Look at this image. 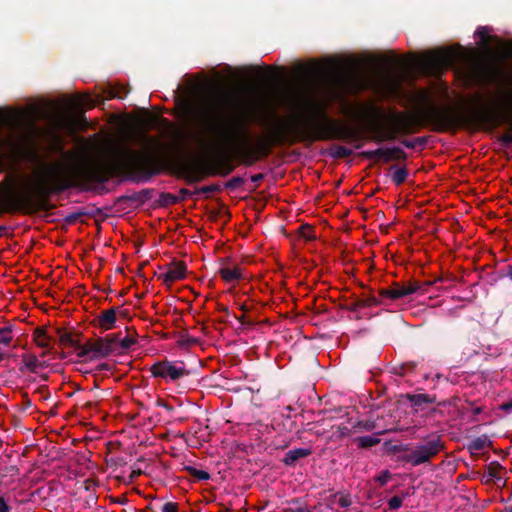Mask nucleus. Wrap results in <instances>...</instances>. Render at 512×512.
<instances>
[{"label": "nucleus", "instance_id": "obj_1", "mask_svg": "<svg viewBox=\"0 0 512 512\" xmlns=\"http://www.w3.org/2000/svg\"><path fill=\"white\" fill-rule=\"evenodd\" d=\"M230 103L231 97L228 94L217 92L207 99L205 106L187 104L184 113L192 123L200 127L193 134V140L200 148L215 149L226 145H239L242 149V162L248 166L268 156L272 147L286 143L361 139L357 129L329 117L323 102L309 99L306 101L309 111L307 117L297 124H288L272 113L270 118L275 125L255 145H251L246 118L241 116L227 121L223 117V111Z\"/></svg>", "mask_w": 512, "mask_h": 512}, {"label": "nucleus", "instance_id": "obj_2", "mask_svg": "<svg viewBox=\"0 0 512 512\" xmlns=\"http://www.w3.org/2000/svg\"><path fill=\"white\" fill-rule=\"evenodd\" d=\"M163 170V163L155 150H137L121 144L112 151L111 158L103 165H89L78 173L60 162L43 163L41 170L27 189L6 196V211H21L26 214L48 211L52 195L77 185V178L103 184L113 177L134 183H147Z\"/></svg>", "mask_w": 512, "mask_h": 512}, {"label": "nucleus", "instance_id": "obj_3", "mask_svg": "<svg viewBox=\"0 0 512 512\" xmlns=\"http://www.w3.org/2000/svg\"><path fill=\"white\" fill-rule=\"evenodd\" d=\"M503 96L499 108L483 104L482 99L478 97V106L465 113L454 107L434 106L423 110L420 115L397 112L392 114V127L388 130L375 127L371 140L377 143L393 141L398 135L417 132L427 125L435 132L452 131L467 124L489 129L506 125L509 131H512V94L505 92Z\"/></svg>", "mask_w": 512, "mask_h": 512}, {"label": "nucleus", "instance_id": "obj_4", "mask_svg": "<svg viewBox=\"0 0 512 512\" xmlns=\"http://www.w3.org/2000/svg\"><path fill=\"white\" fill-rule=\"evenodd\" d=\"M443 449L444 443L441 441L440 436L429 435L426 442L417 445L410 453L405 455L403 459L416 467L430 462V460L436 457Z\"/></svg>", "mask_w": 512, "mask_h": 512}, {"label": "nucleus", "instance_id": "obj_5", "mask_svg": "<svg viewBox=\"0 0 512 512\" xmlns=\"http://www.w3.org/2000/svg\"><path fill=\"white\" fill-rule=\"evenodd\" d=\"M149 370L154 378H161L166 382H176L179 379L190 375V371L186 368L183 362L169 360L157 361Z\"/></svg>", "mask_w": 512, "mask_h": 512}, {"label": "nucleus", "instance_id": "obj_6", "mask_svg": "<svg viewBox=\"0 0 512 512\" xmlns=\"http://www.w3.org/2000/svg\"><path fill=\"white\" fill-rule=\"evenodd\" d=\"M430 285H432V282L430 281H426L422 284L417 281H409L407 283L395 282L390 288L380 289L379 295L382 299L388 298L391 300H397L417 292L424 294L427 291L426 288Z\"/></svg>", "mask_w": 512, "mask_h": 512}, {"label": "nucleus", "instance_id": "obj_7", "mask_svg": "<svg viewBox=\"0 0 512 512\" xmlns=\"http://www.w3.org/2000/svg\"><path fill=\"white\" fill-rule=\"evenodd\" d=\"M455 54L450 49L433 51L425 59V64L434 69H442L452 66L455 62Z\"/></svg>", "mask_w": 512, "mask_h": 512}, {"label": "nucleus", "instance_id": "obj_8", "mask_svg": "<svg viewBox=\"0 0 512 512\" xmlns=\"http://www.w3.org/2000/svg\"><path fill=\"white\" fill-rule=\"evenodd\" d=\"M187 266L183 261H173L166 273L159 275V279L167 286L186 277Z\"/></svg>", "mask_w": 512, "mask_h": 512}, {"label": "nucleus", "instance_id": "obj_9", "mask_svg": "<svg viewBox=\"0 0 512 512\" xmlns=\"http://www.w3.org/2000/svg\"><path fill=\"white\" fill-rule=\"evenodd\" d=\"M119 307H112L103 310L93 321L95 326L100 327L103 331L111 330L116 327L117 314Z\"/></svg>", "mask_w": 512, "mask_h": 512}, {"label": "nucleus", "instance_id": "obj_10", "mask_svg": "<svg viewBox=\"0 0 512 512\" xmlns=\"http://www.w3.org/2000/svg\"><path fill=\"white\" fill-rule=\"evenodd\" d=\"M220 262L222 267L218 272L225 282L230 283L243 279V270L238 265H234L232 267L227 266V263L229 262L228 258H222Z\"/></svg>", "mask_w": 512, "mask_h": 512}, {"label": "nucleus", "instance_id": "obj_11", "mask_svg": "<svg viewBox=\"0 0 512 512\" xmlns=\"http://www.w3.org/2000/svg\"><path fill=\"white\" fill-rule=\"evenodd\" d=\"M177 174L184 178L188 183L198 182L203 178L197 167L191 163H180L177 166Z\"/></svg>", "mask_w": 512, "mask_h": 512}, {"label": "nucleus", "instance_id": "obj_12", "mask_svg": "<svg viewBox=\"0 0 512 512\" xmlns=\"http://www.w3.org/2000/svg\"><path fill=\"white\" fill-rule=\"evenodd\" d=\"M382 303L383 301L381 299L370 295L366 298L358 299L354 302L344 304L341 306V308L350 312H357L360 308L379 306Z\"/></svg>", "mask_w": 512, "mask_h": 512}, {"label": "nucleus", "instance_id": "obj_13", "mask_svg": "<svg viewBox=\"0 0 512 512\" xmlns=\"http://www.w3.org/2000/svg\"><path fill=\"white\" fill-rule=\"evenodd\" d=\"M88 347L91 353V359L105 358L112 354V350L108 349V346L103 343L101 337L93 340H88Z\"/></svg>", "mask_w": 512, "mask_h": 512}, {"label": "nucleus", "instance_id": "obj_14", "mask_svg": "<svg viewBox=\"0 0 512 512\" xmlns=\"http://www.w3.org/2000/svg\"><path fill=\"white\" fill-rule=\"evenodd\" d=\"M311 453V449L308 448H296L289 450L284 455L282 463L286 466L294 467L299 459L308 457L311 455Z\"/></svg>", "mask_w": 512, "mask_h": 512}, {"label": "nucleus", "instance_id": "obj_15", "mask_svg": "<svg viewBox=\"0 0 512 512\" xmlns=\"http://www.w3.org/2000/svg\"><path fill=\"white\" fill-rule=\"evenodd\" d=\"M407 400L412 406L422 408L424 405L434 404L437 401L436 395L420 393V394H407Z\"/></svg>", "mask_w": 512, "mask_h": 512}, {"label": "nucleus", "instance_id": "obj_16", "mask_svg": "<svg viewBox=\"0 0 512 512\" xmlns=\"http://www.w3.org/2000/svg\"><path fill=\"white\" fill-rule=\"evenodd\" d=\"M57 335L59 338V342L62 345L69 346V347H79V340L82 336L81 333H71L69 331H66L64 329H57Z\"/></svg>", "mask_w": 512, "mask_h": 512}, {"label": "nucleus", "instance_id": "obj_17", "mask_svg": "<svg viewBox=\"0 0 512 512\" xmlns=\"http://www.w3.org/2000/svg\"><path fill=\"white\" fill-rule=\"evenodd\" d=\"M22 366L19 368L21 372L25 370L36 373L39 367H44V363L39 362L38 358L33 354H22Z\"/></svg>", "mask_w": 512, "mask_h": 512}, {"label": "nucleus", "instance_id": "obj_18", "mask_svg": "<svg viewBox=\"0 0 512 512\" xmlns=\"http://www.w3.org/2000/svg\"><path fill=\"white\" fill-rule=\"evenodd\" d=\"M388 430H382L377 432L375 435H367V436H361L353 439V442L358 446V448L361 449H367L371 448L373 446H376L380 443V439L378 438V435H382Z\"/></svg>", "mask_w": 512, "mask_h": 512}, {"label": "nucleus", "instance_id": "obj_19", "mask_svg": "<svg viewBox=\"0 0 512 512\" xmlns=\"http://www.w3.org/2000/svg\"><path fill=\"white\" fill-rule=\"evenodd\" d=\"M408 158L407 153L399 147L384 148L383 162L388 163L392 160L406 161Z\"/></svg>", "mask_w": 512, "mask_h": 512}, {"label": "nucleus", "instance_id": "obj_20", "mask_svg": "<svg viewBox=\"0 0 512 512\" xmlns=\"http://www.w3.org/2000/svg\"><path fill=\"white\" fill-rule=\"evenodd\" d=\"M154 190L150 188L143 189L139 192H132L131 194H127L123 196V199L139 202V203H145L146 201L150 200L153 196Z\"/></svg>", "mask_w": 512, "mask_h": 512}, {"label": "nucleus", "instance_id": "obj_21", "mask_svg": "<svg viewBox=\"0 0 512 512\" xmlns=\"http://www.w3.org/2000/svg\"><path fill=\"white\" fill-rule=\"evenodd\" d=\"M503 470V467L496 461L491 462L487 466V479L486 482H494L501 480V471Z\"/></svg>", "mask_w": 512, "mask_h": 512}, {"label": "nucleus", "instance_id": "obj_22", "mask_svg": "<svg viewBox=\"0 0 512 512\" xmlns=\"http://www.w3.org/2000/svg\"><path fill=\"white\" fill-rule=\"evenodd\" d=\"M74 105L79 108H93L96 106L97 101H95L90 95L88 94H77L74 98Z\"/></svg>", "mask_w": 512, "mask_h": 512}, {"label": "nucleus", "instance_id": "obj_23", "mask_svg": "<svg viewBox=\"0 0 512 512\" xmlns=\"http://www.w3.org/2000/svg\"><path fill=\"white\" fill-rule=\"evenodd\" d=\"M489 32H490V28L486 27V26H480L477 28L476 32H475V35L478 36L481 41H482V46L484 48H488V41L489 40H494V41H499L500 42V39L497 37V36H492L490 37L489 36Z\"/></svg>", "mask_w": 512, "mask_h": 512}, {"label": "nucleus", "instance_id": "obj_24", "mask_svg": "<svg viewBox=\"0 0 512 512\" xmlns=\"http://www.w3.org/2000/svg\"><path fill=\"white\" fill-rule=\"evenodd\" d=\"M34 341L36 342L37 346L40 348H49V336L47 335V332L43 328H37L34 333Z\"/></svg>", "mask_w": 512, "mask_h": 512}, {"label": "nucleus", "instance_id": "obj_25", "mask_svg": "<svg viewBox=\"0 0 512 512\" xmlns=\"http://www.w3.org/2000/svg\"><path fill=\"white\" fill-rule=\"evenodd\" d=\"M379 427L378 423L375 420H363L358 421L355 425H353V431L354 432H361V431H373Z\"/></svg>", "mask_w": 512, "mask_h": 512}, {"label": "nucleus", "instance_id": "obj_26", "mask_svg": "<svg viewBox=\"0 0 512 512\" xmlns=\"http://www.w3.org/2000/svg\"><path fill=\"white\" fill-rule=\"evenodd\" d=\"M184 470L192 477L198 479L199 481H208L211 476L207 471L197 469L192 466H185Z\"/></svg>", "mask_w": 512, "mask_h": 512}, {"label": "nucleus", "instance_id": "obj_27", "mask_svg": "<svg viewBox=\"0 0 512 512\" xmlns=\"http://www.w3.org/2000/svg\"><path fill=\"white\" fill-rule=\"evenodd\" d=\"M330 155L336 159H343L350 157L352 155V150L345 146L336 145L331 149Z\"/></svg>", "mask_w": 512, "mask_h": 512}, {"label": "nucleus", "instance_id": "obj_28", "mask_svg": "<svg viewBox=\"0 0 512 512\" xmlns=\"http://www.w3.org/2000/svg\"><path fill=\"white\" fill-rule=\"evenodd\" d=\"M178 203L177 196L171 193L162 192L159 195L158 204L162 207H168Z\"/></svg>", "mask_w": 512, "mask_h": 512}, {"label": "nucleus", "instance_id": "obj_29", "mask_svg": "<svg viewBox=\"0 0 512 512\" xmlns=\"http://www.w3.org/2000/svg\"><path fill=\"white\" fill-rule=\"evenodd\" d=\"M13 331L12 325H7L0 328V344L8 346L12 340L13 337L11 336V333Z\"/></svg>", "mask_w": 512, "mask_h": 512}, {"label": "nucleus", "instance_id": "obj_30", "mask_svg": "<svg viewBox=\"0 0 512 512\" xmlns=\"http://www.w3.org/2000/svg\"><path fill=\"white\" fill-rule=\"evenodd\" d=\"M408 177V170L405 167L398 168L392 174V181L395 185L399 186L403 184Z\"/></svg>", "mask_w": 512, "mask_h": 512}, {"label": "nucleus", "instance_id": "obj_31", "mask_svg": "<svg viewBox=\"0 0 512 512\" xmlns=\"http://www.w3.org/2000/svg\"><path fill=\"white\" fill-rule=\"evenodd\" d=\"M487 442L488 440L486 437H477L470 442L468 449L471 453L481 451L486 447Z\"/></svg>", "mask_w": 512, "mask_h": 512}, {"label": "nucleus", "instance_id": "obj_32", "mask_svg": "<svg viewBox=\"0 0 512 512\" xmlns=\"http://www.w3.org/2000/svg\"><path fill=\"white\" fill-rule=\"evenodd\" d=\"M400 143L408 149H414L417 145L424 147L427 143V137H417L413 140L401 139Z\"/></svg>", "mask_w": 512, "mask_h": 512}, {"label": "nucleus", "instance_id": "obj_33", "mask_svg": "<svg viewBox=\"0 0 512 512\" xmlns=\"http://www.w3.org/2000/svg\"><path fill=\"white\" fill-rule=\"evenodd\" d=\"M51 149L53 153L60 155L65 161H69L74 157V154L71 152H66L59 142L52 144Z\"/></svg>", "mask_w": 512, "mask_h": 512}, {"label": "nucleus", "instance_id": "obj_34", "mask_svg": "<svg viewBox=\"0 0 512 512\" xmlns=\"http://www.w3.org/2000/svg\"><path fill=\"white\" fill-rule=\"evenodd\" d=\"M384 148L369 150L362 152V156L367 160L380 161L383 160Z\"/></svg>", "mask_w": 512, "mask_h": 512}, {"label": "nucleus", "instance_id": "obj_35", "mask_svg": "<svg viewBox=\"0 0 512 512\" xmlns=\"http://www.w3.org/2000/svg\"><path fill=\"white\" fill-rule=\"evenodd\" d=\"M101 339H102L103 343L108 346V349L112 350V354L115 353V351H116L115 345H116V343H118L120 341L119 333L109 334L103 338L101 337Z\"/></svg>", "mask_w": 512, "mask_h": 512}, {"label": "nucleus", "instance_id": "obj_36", "mask_svg": "<svg viewBox=\"0 0 512 512\" xmlns=\"http://www.w3.org/2000/svg\"><path fill=\"white\" fill-rule=\"evenodd\" d=\"M332 429L334 430L333 431V436L337 439H341L345 436H348L352 431L353 429H349L347 426H333Z\"/></svg>", "mask_w": 512, "mask_h": 512}, {"label": "nucleus", "instance_id": "obj_37", "mask_svg": "<svg viewBox=\"0 0 512 512\" xmlns=\"http://www.w3.org/2000/svg\"><path fill=\"white\" fill-rule=\"evenodd\" d=\"M220 191H221L220 185H218V184H211V185H208V186H203V187L197 188L194 191V193L195 194H201V193L209 194V193H217V192H220Z\"/></svg>", "mask_w": 512, "mask_h": 512}, {"label": "nucleus", "instance_id": "obj_38", "mask_svg": "<svg viewBox=\"0 0 512 512\" xmlns=\"http://www.w3.org/2000/svg\"><path fill=\"white\" fill-rule=\"evenodd\" d=\"M244 183V178L240 176L232 177L225 183V188L229 190H235Z\"/></svg>", "mask_w": 512, "mask_h": 512}, {"label": "nucleus", "instance_id": "obj_39", "mask_svg": "<svg viewBox=\"0 0 512 512\" xmlns=\"http://www.w3.org/2000/svg\"><path fill=\"white\" fill-rule=\"evenodd\" d=\"M300 233L306 240H314L316 238L313 228L307 224L300 226Z\"/></svg>", "mask_w": 512, "mask_h": 512}, {"label": "nucleus", "instance_id": "obj_40", "mask_svg": "<svg viewBox=\"0 0 512 512\" xmlns=\"http://www.w3.org/2000/svg\"><path fill=\"white\" fill-rule=\"evenodd\" d=\"M404 497L400 496H393L388 501V506L390 510H397L399 509L403 504Z\"/></svg>", "mask_w": 512, "mask_h": 512}, {"label": "nucleus", "instance_id": "obj_41", "mask_svg": "<svg viewBox=\"0 0 512 512\" xmlns=\"http://www.w3.org/2000/svg\"><path fill=\"white\" fill-rule=\"evenodd\" d=\"M128 92L124 89H118V88H109L106 91L107 98L113 99V98H122L123 94H127Z\"/></svg>", "mask_w": 512, "mask_h": 512}, {"label": "nucleus", "instance_id": "obj_42", "mask_svg": "<svg viewBox=\"0 0 512 512\" xmlns=\"http://www.w3.org/2000/svg\"><path fill=\"white\" fill-rule=\"evenodd\" d=\"M73 348L77 351V356L79 358H83V357H86L89 355L91 356L87 342L85 344H81V342L79 341V347H73Z\"/></svg>", "mask_w": 512, "mask_h": 512}, {"label": "nucleus", "instance_id": "obj_43", "mask_svg": "<svg viewBox=\"0 0 512 512\" xmlns=\"http://www.w3.org/2000/svg\"><path fill=\"white\" fill-rule=\"evenodd\" d=\"M135 343L136 339L133 336H126L119 341L122 350H128Z\"/></svg>", "mask_w": 512, "mask_h": 512}, {"label": "nucleus", "instance_id": "obj_44", "mask_svg": "<svg viewBox=\"0 0 512 512\" xmlns=\"http://www.w3.org/2000/svg\"><path fill=\"white\" fill-rule=\"evenodd\" d=\"M392 478L391 473L388 470H384L378 475L375 480L381 485L384 486L388 483V481Z\"/></svg>", "mask_w": 512, "mask_h": 512}, {"label": "nucleus", "instance_id": "obj_45", "mask_svg": "<svg viewBox=\"0 0 512 512\" xmlns=\"http://www.w3.org/2000/svg\"><path fill=\"white\" fill-rule=\"evenodd\" d=\"M234 170V166L228 162H226L222 169L221 170H215L213 171L211 174L212 175H216V174H219L221 176H227L228 174H230L231 172H233Z\"/></svg>", "mask_w": 512, "mask_h": 512}, {"label": "nucleus", "instance_id": "obj_46", "mask_svg": "<svg viewBox=\"0 0 512 512\" xmlns=\"http://www.w3.org/2000/svg\"><path fill=\"white\" fill-rule=\"evenodd\" d=\"M337 503L341 508H348L352 505V500L349 495L341 494L337 500Z\"/></svg>", "mask_w": 512, "mask_h": 512}, {"label": "nucleus", "instance_id": "obj_47", "mask_svg": "<svg viewBox=\"0 0 512 512\" xmlns=\"http://www.w3.org/2000/svg\"><path fill=\"white\" fill-rule=\"evenodd\" d=\"M499 142L504 146L508 147L512 144V133L507 132L499 136L498 138Z\"/></svg>", "mask_w": 512, "mask_h": 512}, {"label": "nucleus", "instance_id": "obj_48", "mask_svg": "<svg viewBox=\"0 0 512 512\" xmlns=\"http://www.w3.org/2000/svg\"><path fill=\"white\" fill-rule=\"evenodd\" d=\"M84 213L83 212H76V213H71L69 215H67L65 218H64V221L65 223L67 224H74L77 222V220L83 216Z\"/></svg>", "mask_w": 512, "mask_h": 512}, {"label": "nucleus", "instance_id": "obj_49", "mask_svg": "<svg viewBox=\"0 0 512 512\" xmlns=\"http://www.w3.org/2000/svg\"><path fill=\"white\" fill-rule=\"evenodd\" d=\"M414 367L415 364L412 362L403 363L399 368H395V372L404 375L407 370H413Z\"/></svg>", "mask_w": 512, "mask_h": 512}, {"label": "nucleus", "instance_id": "obj_50", "mask_svg": "<svg viewBox=\"0 0 512 512\" xmlns=\"http://www.w3.org/2000/svg\"><path fill=\"white\" fill-rule=\"evenodd\" d=\"M194 192H191L190 190L186 188H181L179 190V195L177 196L178 203L185 201L188 197H190Z\"/></svg>", "mask_w": 512, "mask_h": 512}, {"label": "nucleus", "instance_id": "obj_51", "mask_svg": "<svg viewBox=\"0 0 512 512\" xmlns=\"http://www.w3.org/2000/svg\"><path fill=\"white\" fill-rule=\"evenodd\" d=\"M162 512H178V504L175 502H167L162 506Z\"/></svg>", "mask_w": 512, "mask_h": 512}, {"label": "nucleus", "instance_id": "obj_52", "mask_svg": "<svg viewBox=\"0 0 512 512\" xmlns=\"http://www.w3.org/2000/svg\"><path fill=\"white\" fill-rule=\"evenodd\" d=\"M156 405L158 407L165 408L168 412H173L174 411V407L172 405H170L168 402H166L165 400L161 399V398L157 399Z\"/></svg>", "mask_w": 512, "mask_h": 512}, {"label": "nucleus", "instance_id": "obj_53", "mask_svg": "<svg viewBox=\"0 0 512 512\" xmlns=\"http://www.w3.org/2000/svg\"><path fill=\"white\" fill-rule=\"evenodd\" d=\"M0 512H10V507L3 496H0Z\"/></svg>", "mask_w": 512, "mask_h": 512}, {"label": "nucleus", "instance_id": "obj_54", "mask_svg": "<svg viewBox=\"0 0 512 512\" xmlns=\"http://www.w3.org/2000/svg\"><path fill=\"white\" fill-rule=\"evenodd\" d=\"M143 138L151 145V147L156 148L159 145V142L154 137L148 136L146 134L143 135Z\"/></svg>", "mask_w": 512, "mask_h": 512}, {"label": "nucleus", "instance_id": "obj_55", "mask_svg": "<svg viewBox=\"0 0 512 512\" xmlns=\"http://www.w3.org/2000/svg\"><path fill=\"white\" fill-rule=\"evenodd\" d=\"M291 512H312V510L307 506H298L290 509Z\"/></svg>", "mask_w": 512, "mask_h": 512}, {"label": "nucleus", "instance_id": "obj_56", "mask_svg": "<svg viewBox=\"0 0 512 512\" xmlns=\"http://www.w3.org/2000/svg\"><path fill=\"white\" fill-rule=\"evenodd\" d=\"M265 175L262 173H258L251 176V181L254 183H259L264 179Z\"/></svg>", "mask_w": 512, "mask_h": 512}, {"label": "nucleus", "instance_id": "obj_57", "mask_svg": "<svg viewBox=\"0 0 512 512\" xmlns=\"http://www.w3.org/2000/svg\"><path fill=\"white\" fill-rule=\"evenodd\" d=\"M218 311L220 312H223L225 313L226 315H229V309L228 307L222 305V304H218V307H217Z\"/></svg>", "mask_w": 512, "mask_h": 512}, {"label": "nucleus", "instance_id": "obj_58", "mask_svg": "<svg viewBox=\"0 0 512 512\" xmlns=\"http://www.w3.org/2000/svg\"><path fill=\"white\" fill-rule=\"evenodd\" d=\"M141 474H142V471L140 469L133 470L131 472V476L130 477H131V479H134V478L140 476Z\"/></svg>", "mask_w": 512, "mask_h": 512}, {"label": "nucleus", "instance_id": "obj_59", "mask_svg": "<svg viewBox=\"0 0 512 512\" xmlns=\"http://www.w3.org/2000/svg\"><path fill=\"white\" fill-rule=\"evenodd\" d=\"M505 275L512 281V264L507 266Z\"/></svg>", "mask_w": 512, "mask_h": 512}, {"label": "nucleus", "instance_id": "obj_60", "mask_svg": "<svg viewBox=\"0 0 512 512\" xmlns=\"http://www.w3.org/2000/svg\"><path fill=\"white\" fill-rule=\"evenodd\" d=\"M139 512H155V510H154L153 505H152V504H149L148 506H146V508H145V509L140 510Z\"/></svg>", "mask_w": 512, "mask_h": 512}, {"label": "nucleus", "instance_id": "obj_61", "mask_svg": "<svg viewBox=\"0 0 512 512\" xmlns=\"http://www.w3.org/2000/svg\"><path fill=\"white\" fill-rule=\"evenodd\" d=\"M505 48L507 50V53L512 56V42L506 43Z\"/></svg>", "mask_w": 512, "mask_h": 512}, {"label": "nucleus", "instance_id": "obj_62", "mask_svg": "<svg viewBox=\"0 0 512 512\" xmlns=\"http://www.w3.org/2000/svg\"><path fill=\"white\" fill-rule=\"evenodd\" d=\"M502 408H503L504 410H507V411H508V410H510V409H512V401H510V402H508V403H505V404L502 406Z\"/></svg>", "mask_w": 512, "mask_h": 512}, {"label": "nucleus", "instance_id": "obj_63", "mask_svg": "<svg viewBox=\"0 0 512 512\" xmlns=\"http://www.w3.org/2000/svg\"><path fill=\"white\" fill-rule=\"evenodd\" d=\"M91 502H94V503L96 502L95 497H94V496H92V495H91V496H90V498L86 501V503H87V505H89V506H90V505H91Z\"/></svg>", "mask_w": 512, "mask_h": 512}, {"label": "nucleus", "instance_id": "obj_64", "mask_svg": "<svg viewBox=\"0 0 512 512\" xmlns=\"http://www.w3.org/2000/svg\"><path fill=\"white\" fill-rule=\"evenodd\" d=\"M234 317H235V319H236L238 322H240V323L244 324V316H237V315H234Z\"/></svg>", "mask_w": 512, "mask_h": 512}]
</instances>
